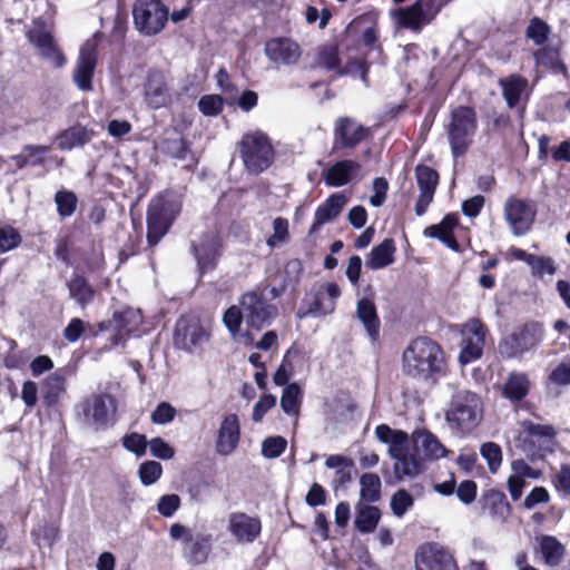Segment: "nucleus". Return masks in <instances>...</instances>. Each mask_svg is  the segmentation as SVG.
I'll use <instances>...</instances> for the list:
<instances>
[{
  "mask_svg": "<svg viewBox=\"0 0 570 570\" xmlns=\"http://www.w3.org/2000/svg\"><path fill=\"white\" fill-rule=\"evenodd\" d=\"M479 503L483 511H487L493 519L501 522L507 521L512 513V507L505 493L498 489L484 490Z\"/></svg>",
  "mask_w": 570,
  "mask_h": 570,
  "instance_id": "nucleus-29",
  "label": "nucleus"
},
{
  "mask_svg": "<svg viewBox=\"0 0 570 570\" xmlns=\"http://www.w3.org/2000/svg\"><path fill=\"white\" fill-rule=\"evenodd\" d=\"M459 225V217L454 213L446 214L439 224L424 228L423 235L429 238L442 240L446 235L454 232Z\"/></svg>",
  "mask_w": 570,
  "mask_h": 570,
  "instance_id": "nucleus-48",
  "label": "nucleus"
},
{
  "mask_svg": "<svg viewBox=\"0 0 570 570\" xmlns=\"http://www.w3.org/2000/svg\"><path fill=\"white\" fill-rule=\"evenodd\" d=\"M262 529V520L257 515L237 511L228 517L227 530L238 543H253L261 537Z\"/></svg>",
  "mask_w": 570,
  "mask_h": 570,
  "instance_id": "nucleus-23",
  "label": "nucleus"
},
{
  "mask_svg": "<svg viewBox=\"0 0 570 570\" xmlns=\"http://www.w3.org/2000/svg\"><path fill=\"white\" fill-rule=\"evenodd\" d=\"M183 210L181 196L174 190L157 193L148 203L146 210V248L150 256L161 239L170 232Z\"/></svg>",
  "mask_w": 570,
  "mask_h": 570,
  "instance_id": "nucleus-3",
  "label": "nucleus"
},
{
  "mask_svg": "<svg viewBox=\"0 0 570 570\" xmlns=\"http://www.w3.org/2000/svg\"><path fill=\"white\" fill-rule=\"evenodd\" d=\"M381 515V510L377 507L360 504L356 509L354 525L361 533H372L377 528Z\"/></svg>",
  "mask_w": 570,
  "mask_h": 570,
  "instance_id": "nucleus-42",
  "label": "nucleus"
},
{
  "mask_svg": "<svg viewBox=\"0 0 570 570\" xmlns=\"http://www.w3.org/2000/svg\"><path fill=\"white\" fill-rule=\"evenodd\" d=\"M148 443L146 435L138 432L127 433L121 439L122 446L138 458L146 454Z\"/></svg>",
  "mask_w": 570,
  "mask_h": 570,
  "instance_id": "nucleus-56",
  "label": "nucleus"
},
{
  "mask_svg": "<svg viewBox=\"0 0 570 570\" xmlns=\"http://www.w3.org/2000/svg\"><path fill=\"white\" fill-rule=\"evenodd\" d=\"M498 85L501 88L502 97L509 109L519 108L522 95L527 91L529 81L520 73H510L500 78Z\"/></svg>",
  "mask_w": 570,
  "mask_h": 570,
  "instance_id": "nucleus-30",
  "label": "nucleus"
},
{
  "mask_svg": "<svg viewBox=\"0 0 570 570\" xmlns=\"http://www.w3.org/2000/svg\"><path fill=\"white\" fill-rule=\"evenodd\" d=\"M150 454L160 460H170L175 456L174 448L163 438H153L149 443Z\"/></svg>",
  "mask_w": 570,
  "mask_h": 570,
  "instance_id": "nucleus-63",
  "label": "nucleus"
},
{
  "mask_svg": "<svg viewBox=\"0 0 570 570\" xmlns=\"http://www.w3.org/2000/svg\"><path fill=\"white\" fill-rule=\"evenodd\" d=\"M75 371L69 366L57 368L41 381V400L46 407H55L67 391V379Z\"/></svg>",
  "mask_w": 570,
  "mask_h": 570,
  "instance_id": "nucleus-24",
  "label": "nucleus"
},
{
  "mask_svg": "<svg viewBox=\"0 0 570 570\" xmlns=\"http://www.w3.org/2000/svg\"><path fill=\"white\" fill-rule=\"evenodd\" d=\"M180 498L178 494L161 495L157 503V510L164 518H171L180 507Z\"/></svg>",
  "mask_w": 570,
  "mask_h": 570,
  "instance_id": "nucleus-64",
  "label": "nucleus"
},
{
  "mask_svg": "<svg viewBox=\"0 0 570 570\" xmlns=\"http://www.w3.org/2000/svg\"><path fill=\"white\" fill-rule=\"evenodd\" d=\"M371 136V129L348 116L338 117L334 122L332 154L354 149Z\"/></svg>",
  "mask_w": 570,
  "mask_h": 570,
  "instance_id": "nucleus-13",
  "label": "nucleus"
},
{
  "mask_svg": "<svg viewBox=\"0 0 570 570\" xmlns=\"http://www.w3.org/2000/svg\"><path fill=\"white\" fill-rule=\"evenodd\" d=\"M134 23L146 36H154L163 30L168 20V8L164 2H134Z\"/></svg>",
  "mask_w": 570,
  "mask_h": 570,
  "instance_id": "nucleus-15",
  "label": "nucleus"
},
{
  "mask_svg": "<svg viewBox=\"0 0 570 570\" xmlns=\"http://www.w3.org/2000/svg\"><path fill=\"white\" fill-rule=\"evenodd\" d=\"M298 43L286 37L272 38L265 43V55L277 65L291 66L301 57Z\"/></svg>",
  "mask_w": 570,
  "mask_h": 570,
  "instance_id": "nucleus-26",
  "label": "nucleus"
},
{
  "mask_svg": "<svg viewBox=\"0 0 570 570\" xmlns=\"http://www.w3.org/2000/svg\"><path fill=\"white\" fill-rule=\"evenodd\" d=\"M547 384L554 386L570 385V362L559 363L548 375Z\"/></svg>",
  "mask_w": 570,
  "mask_h": 570,
  "instance_id": "nucleus-62",
  "label": "nucleus"
},
{
  "mask_svg": "<svg viewBox=\"0 0 570 570\" xmlns=\"http://www.w3.org/2000/svg\"><path fill=\"white\" fill-rule=\"evenodd\" d=\"M480 453L488 463V468L495 473L502 464V449L498 443L485 442L480 448Z\"/></svg>",
  "mask_w": 570,
  "mask_h": 570,
  "instance_id": "nucleus-58",
  "label": "nucleus"
},
{
  "mask_svg": "<svg viewBox=\"0 0 570 570\" xmlns=\"http://www.w3.org/2000/svg\"><path fill=\"white\" fill-rule=\"evenodd\" d=\"M287 441L283 436H269L263 441L262 454L267 459L281 456L286 450Z\"/></svg>",
  "mask_w": 570,
  "mask_h": 570,
  "instance_id": "nucleus-61",
  "label": "nucleus"
},
{
  "mask_svg": "<svg viewBox=\"0 0 570 570\" xmlns=\"http://www.w3.org/2000/svg\"><path fill=\"white\" fill-rule=\"evenodd\" d=\"M237 150L248 174L259 175L275 161V149L269 136L259 129L243 134Z\"/></svg>",
  "mask_w": 570,
  "mask_h": 570,
  "instance_id": "nucleus-4",
  "label": "nucleus"
},
{
  "mask_svg": "<svg viewBox=\"0 0 570 570\" xmlns=\"http://www.w3.org/2000/svg\"><path fill=\"white\" fill-rule=\"evenodd\" d=\"M414 175L419 188L414 212L416 216H423L434 200L440 184V175L436 169L425 164H417L414 168Z\"/></svg>",
  "mask_w": 570,
  "mask_h": 570,
  "instance_id": "nucleus-20",
  "label": "nucleus"
},
{
  "mask_svg": "<svg viewBox=\"0 0 570 570\" xmlns=\"http://www.w3.org/2000/svg\"><path fill=\"white\" fill-rule=\"evenodd\" d=\"M394 459L396 460L394 474L399 481L405 476H415L424 469L422 460L416 454L407 453Z\"/></svg>",
  "mask_w": 570,
  "mask_h": 570,
  "instance_id": "nucleus-45",
  "label": "nucleus"
},
{
  "mask_svg": "<svg viewBox=\"0 0 570 570\" xmlns=\"http://www.w3.org/2000/svg\"><path fill=\"white\" fill-rule=\"evenodd\" d=\"M49 151L48 146L42 145H24L18 155H13L11 159L17 168L22 169L28 166H42L46 161V154Z\"/></svg>",
  "mask_w": 570,
  "mask_h": 570,
  "instance_id": "nucleus-40",
  "label": "nucleus"
},
{
  "mask_svg": "<svg viewBox=\"0 0 570 570\" xmlns=\"http://www.w3.org/2000/svg\"><path fill=\"white\" fill-rule=\"evenodd\" d=\"M550 481L554 490L562 498H570V464L562 463L560 469L552 473Z\"/></svg>",
  "mask_w": 570,
  "mask_h": 570,
  "instance_id": "nucleus-54",
  "label": "nucleus"
},
{
  "mask_svg": "<svg viewBox=\"0 0 570 570\" xmlns=\"http://www.w3.org/2000/svg\"><path fill=\"white\" fill-rule=\"evenodd\" d=\"M361 499L374 503L381 499V479L376 473L366 472L360 478Z\"/></svg>",
  "mask_w": 570,
  "mask_h": 570,
  "instance_id": "nucleus-46",
  "label": "nucleus"
},
{
  "mask_svg": "<svg viewBox=\"0 0 570 570\" xmlns=\"http://www.w3.org/2000/svg\"><path fill=\"white\" fill-rule=\"evenodd\" d=\"M273 234L266 239V244L271 248L286 243L289 239V223L285 217H276L273 220Z\"/></svg>",
  "mask_w": 570,
  "mask_h": 570,
  "instance_id": "nucleus-55",
  "label": "nucleus"
},
{
  "mask_svg": "<svg viewBox=\"0 0 570 570\" xmlns=\"http://www.w3.org/2000/svg\"><path fill=\"white\" fill-rule=\"evenodd\" d=\"M212 333L206 328L198 316L191 314L180 315L173 332V344L177 350L193 354L208 343Z\"/></svg>",
  "mask_w": 570,
  "mask_h": 570,
  "instance_id": "nucleus-8",
  "label": "nucleus"
},
{
  "mask_svg": "<svg viewBox=\"0 0 570 570\" xmlns=\"http://www.w3.org/2000/svg\"><path fill=\"white\" fill-rule=\"evenodd\" d=\"M239 304L244 311L247 327L254 331H261L272 324L277 315V307L258 291L244 293L239 297Z\"/></svg>",
  "mask_w": 570,
  "mask_h": 570,
  "instance_id": "nucleus-11",
  "label": "nucleus"
},
{
  "mask_svg": "<svg viewBox=\"0 0 570 570\" xmlns=\"http://www.w3.org/2000/svg\"><path fill=\"white\" fill-rule=\"evenodd\" d=\"M335 309V303L328 302L324 304V291H317L314 293L308 308L305 312L299 311L297 316L304 318L307 315L321 316L331 314Z\"/></svg>",
  "mask_w": 570,
  "mask_h": 570,
  "instance_id": "nucleus-52",
  "label": "nucleus"
},
{
  "mask_svg": "<svg viewBox=\"0 0 570 570\" xmlns=\"http://www.w3.org/2000/svg\"><path fill=\"white\" fill-rule=\"evenodd\" d=\"M243 321H245V314L240 304L229 306L223 314V323L230 335L245 344H250L254 337L249 331L242 332Z\"/></svg>",
  "mask_w": 570,
  "mask_h": 570,
  "instance_id": "nucleus-35",
  "label": "nucleus"
},
{
  "mask_svg": "<svg viewBox=\"0 0 570 570\" xmlns=\"http://www.w3.org/2000/svg\"><path fill=\"white\" fill-rule=\"evenodd\" d=\"M97 36L87 40L80 48L79 56L73 69L72 79L81 91L92 90V79L98 62Z\"/></svg>",
  "mask_w": 570,
  "mask_h": 570,
  "instance_id": "nucleus-19",
  "label": "nucleus"
},
{
  "mask_svg": "<svg viewBox=\"0 0 570 570\" xmlns=\"http://www.w3.org/2000/svg\"><path fill=\"white\" fill-rule=\"evenodd\" d=\"M356 314L371 340L377 341L380 336L381 322L375 304L366 297L361 298L357 302Z\"/></svg>",
  "mask_w": 570,
  "mask_h": 570,
  "instance_id": "nucleus-34",
  "label": "nucleus"
},
{
  "mask_svg": "<svg viewBox=\"0 0 570 570\" xmlns=\"http://www.w3.org/2000/svg\"><path fill=\"white\" fill-rule=\"evenodd\" d=\"M171 540L181 541V553L190 566H200L207 562L213 550V534L194 533L193 530L181 523H173L169 528Z\"/></svg>",
  "mask_w": 570,
  "mask_h": 570,
  "instance_id": "nucleus-7",
  "label": "nucleus"
},
{
  "mask_svg": "<svg viewBox=\"0 0 570 570\" xmlns=\"http://www.w3.org/2000/svg\"><path fill=\"white\" fill-rule=\"evenodd\" d=\"M347 197L343 193L330 195L320 204L314 213V220L309 234L317 232L323 225L337 218L347 204Z\"/></svg>",
  "mask_w": 570,
  "mask_h": 570,
  "instance_id": "nucleus-28",
  "label": "nucleus"
},
{
  "mask_svg": "<svg viewBox=\"0 0 570 570\" xmlns=\"http://www.w3.org/2000/svg\"><path fill=\"white\" fill-rule=\"evenodd\" d=\"M77 417L95 430H107L117 422V402L109 393H92L76 406Z\"/></svg>",
  "mask_w": 570,
  "mask_h": 570,
  "instance_id": "nucleus-6",
  "label": "nucleus"
},
{
  "mask_svg": "<svg viewBox=\"0 0 570 570\" xmlns=\"http://www.w3.org/2000/svg\"><path fill=\"white\" fill-rule=\"evenodd\" d=\"M138 475L144 485H151L161 478L163 466L154 460L145 461L139 465Z\"/></svg>",
  "mask_w": 570,
  "mask_h": 570,
  "instance_id": "nucleus-57",
  "label": "nucleus"
},
{
  "mask_svg": "<svg viewBox=\"0 0 570 570\" xmlns=\"http://www.w3.org/2000/svg\"><path fill=\"white\" fill-rule=\"evenodd\" d=\"M535 65L550 70L552 73L568 76V68L561 60L560 50L552 46H541L533 52Z\"/></svg>",
  "mask_w": 570,
  "mask_h": 570,
  "instance_id": "nucleus-33",
  "label": "nucleus"
},
{
  "mask_svg": "<svg viewBox=\"0 0 570 570\" xmlns=\"http://www.w3.org/2000/svg\"><path fill=\"white\" fill-rule=\"evenodd\" d=\"M166 154L177 160H189L190 165L195 164L190 142L185 138L166 140Z\"/></svg>",
  "mask_w": 570,
  "mask_h": 570,
  "instance_id": "nucleus-49",
  "label": "nucleus"
},
{
  "mask_svg": "<svg viewBox=\"0 0 570 570\" xmlns=\"http://www.w3.org/2000/svg\"><path fill=\"white\" fill-rule=\"evenodd\" d=\"M414 566L415 570H459L450 549L434 541L424 542L417 547Z\"/></svg>",
  "mask_w": 570,
  "mask_h": 570,
  "instance_id": "nucleus-14",
  "label": "nucleus"
},
{
  "mask_svg": "<svg viewBox=\"0 0 570 570\" xmlns=\"http://www.w3.org/2000/svg\"><path fill=\"white\" fill-rule=\"evenodd\" d=\"M539 551L546 566L558 567L566 556V547L553 535L544 534L539 539Z\"/></svg>",
  "mask_w": 570,
  "mask_h": 570,
  "instance_id": "nucleus-36",
  "label": "nucleus"
},
{
  "mask_svg": "<svg viewBox=\"0 0 570 570\" xmlns=\"http://www.w3.org/2000/svg\"><path fill=\"white\" fill-rule=\"evenodd\" d=\"M67 287L69 296L81 307H86L95 299L96 289L83 275H72L67 283Z\"/></svg>",
  "mask_w": 570,
  "mask_h": 570,
  "instance_id": "nucleus-38",
  "label": "nucleus"
},
{
  "mask_svg": "<svg viewBox=\"0 0 570 570\" xmlns=\"http://www.w3.org/2000/svg\"><path fill=\"white\" fill-rule=\"evenodd\" d=\"M543 333L541 323L528 322L500 342V353L508 358L520 356L538 346L543 338Z\"/></svg>",
  "mask_w": 570,
  "mask_h": 570,
  "instance_id": "nucleus-10",
  "label": "nucleus"
},
{
  "mask_svg": "<svg viewBox=\"0 0 570 570\" xmlns=\"http://www.w3.org/2000/svg\"><path fill=\"white\" fill-rule=\"evenodd\" d=\"M145 101L153 109H159L170 102L166 77L161 70L148 71L145 82Z\"/></svg>",
  "mask_w": 570,
  "mask_h": 570,
  "instance_id": "nucleus-27",
  "label": "nucleus"
},
{
  "mask_svg": "<svg viewBox=\"0 0 570 570\" xmlns=\"http://www.w3.org/2000/svg\"><path fill=\"white\" fill-rule=\"evenodd\" d=\"M223 239L219 234H204L199 244L191 243L194 254L202 274L216 268L223 255Z\"/></svg>",
  "mask_w": 570,
  "mask_h": 570,
  "instance_id": "nucleus-22",
  "label": "nucleus"
},
{
  "mask_svg": "<svg viewBox=\"0 0 570 570\" xmlns=\"http://www.w3.org/2000/svg\"><path fill=\"white\" fill-rule=\"evenodd\" d=\"M413 504L414 499L405 489H399L391 498V510L399 518L403 517Z\"/></svg>",
  "mask_w": 570,
  "mask_h": 570,
  "instance_id": "nucleus-60",
  "label": "nucleus"
},
{
  "mask_svg": "<svg viewBox=\"0 0 570 570\" xmlns=\"http://www.w3.org/2000/svg\"><path fill=\"white\" fill-rule=\"evenodd\" d=\"M91 139L90 131L77 124L62 130L57 137V145L60 150H71L75 147H81Z\"/></svg>",
  "mask_w": 570,
  "mask_h": 570,
  "instance_id": "nucleus-39",
  "label": "nucleus"
},
{
  "mask_svg": "<svg viewBox=\"0 0 570 570\" xmlns=\"http://www.w3.org/2000/svg\"><path fill=\"white\" fill-rule=\"evenodd\" d=\"M550 33V26L538 17H533L525 29V37L532 40L537 46H544Z\"/></svg>",
  "mask_w": 570,
  "mask_h": 570,
  "instance_id": "nucleus-50",
  "label": "nucleus"
},
{
  "mask_svg": "<svg viewBox=\"0 0 570 570\" xmlns=\"http://www.w3.org/2000/svg\"><path fill=\"white\" fill-rule=\"evenodd\" d=\"M115 328L121 336H129L138 331L142 323V315L139 309L126 308L114 314Z\"/></svg>",
  "mask_w": 570,
  "mask_h": 570,
  "instance_id": "nucleus-41",
  "label": "nucleus"
},
{
  "mask_svg": "<svg viewBox=\"0 0 570 570\" xmlns=\"http://www.w3.org/2000/svg\"><path fill=\"white\" fill-rule=\"evenodd\" d=\"M240 441V424L237 414L224 416L217 431L215 443L216 452L222 456L232 454Z\"/></svg>",
  "mask_w": 570,
  "mask_h": 570,
  "instance_id": "nucleus-25",
  "label": "nucleus"
},
{
  "mask_svg": "<svg viewBox=\"0 0 570 570\" xmlns=\"http://www.w3.org/2000/svg\"><path fill=\"white\" fill-rule=\"evenodd\" d=\"M22 236L20 232L9 225L0 226V254H4L20 246Z\"/></svg>",
  "mask_w": 570,
  "mask_h": 570,
  "instance_id": "nucleus-53",
  "label": "nucleus"
},
{
  "mask_svg": "<svg viewBox=\"0 0 570 570\" xmlns=\"http://www.w3.org/2000/svg\"><path fill=\"white\" fill-rule=\"evenodd\" d=\"M315 63L316 66L326 69L327 71H334L337 75L342 65L338 46L336 43L320 46L317 48Z\"/></svg>",
  "mask_w": 570,
  "mask_h": 570,
  "instance_id": "nucleus-43",
  "label": "nucleus"
},
{
  "mask_svg": "<svg viewBox=\"0 0 570 570\" xmlns=\"http://www.w3.org/2000/svg\"><path fill=\"white\" fill-rule=\"evenodd\" d=\"M487 334L488 328L480 318H470L462 325V350L459 356L462 364L474 362L482 356Z\"/></svg>",
  "mask_w": 570,
  "mask_h": 570,
  "instance_id": "nucleus-18",
  "label": "nucleus"
},
{
  "mask_svg": "<svg viewBox=\"0 0 570 570\" xmlns=\"http://www.w3.org/2000/svg\"><path fill=\"white\" fill-rule=\"evenodd\" d=\"M441 6L434 7V2H412L405 8L392 11V17L400 28L412 31H421L439 13Z\"/></svg>",
  "mask_w": 570,
  "mask_h": 570,
  "instance_id": "nucleus-17",
  "label": "nucleus"
},
{
  "mask_svg": "<svg viewBox=\"0 0 570 570\" xmlns=\"http://www.w3.org/2000/svg\"><path fill=\"white\" fill-rule=\"evenodd\" d=\"M53 200L57 207V214L61 219L71 217L78 208V197L72 190H58L53 196Z\"/></svg>",
  "mask_w": 570,
  "mask_h": 570,
  "instance_id": "nucleus-47",
  "label": "nucleus"
},
{
  "mask_svg": "<svg viewBox=\"0 0 570 570\" xmlns=\"http://www.w3.org/2000/svg\"><path fill=\"white\" fill-rule=\"evenodd\" d=\"M28 40L39 50L40 55L52 62L56 68H62L66 56L57 45L52 33L46 29V23L39 19L35 27L27 32Z\"/></svg>",
  "mask_w": 570,
  "mask_h": 570,
  "instance_id": "nucleus-21",
  "label": "nucleus"
},
{
  "mask_svg": "<svg viewBox=\"0 0 570 570\" xmlns=\"http://www.w3.org/2000/svg\"><path fill=\"white\" fill-rule=\"evenodd\" d=\"M525 446L532 451V455L544 459L554 452L557 444V431L551 424H539L530 420L522 422Z\"/></svg>",
  "mask_w": 570,
  "mask_h": 570,
  "instance_id": "nucleus-16",
  "label": "nucleus"
},
{
  "mask_svg": "<svg viewBox=\"0 0 570 570\" xmlns=\"http://www.w3.org/2000/svg\"><path fill=\"white\" fill-rule=\"evenodd\" d=\"M482 412V402L478 394L470 391H460L452 397L446 420L459 430L473 429Z\"/></svg>",
  "mask_w": 570,
  "mask_h": 570,
  "instance_id": "nucleus-9",
  "label": "nucleus"
},
{
  "mask_svg": "<svg viewBox=\"0 0 570 570\" xmlns=\"http://www.w3.org/2000/svg\"><path fill=\"white\" fill-rule=\"evenodd\" d=\"M360 168L361 164L356 160H338L324 171L323 178L327 186L341 187L347 185Z\"/></svg>",
  "mask_w": 570,
  "mask_h": 570,
  "instance_id": "nucleus-31",
  "label": "nucleus"
},
{
  "mask_svg": "<svg viewBox=\"0 0 570 570\" xmlns=\"http://www.w3.org/2000/svg\"><path fill=\"white\" fill-rule=\"evenodd\" d=\"M396 252L395 243L392 238H385L379 245L374 246L366 259V266L371 269H381L394 262Z\"/></svg>",
  "mask_w": 570,
  "mask_h": 570,
  "instance_id": "nucleus-37",
  "label": "nucleus"
},
{
  "mask_svg": "<svg viewBox=\"0 0 570 570\" xmlns=\"http://www.w3.org/2000/svg\"><path fill=\"white\" fill-rule=\"evenodd\" d=\"M224 108V98L219 95H204L198 100L199 111L207 117L218 116Z\"/></svg>",
  "mask_w": 570,
  "mask_h": 570,
  "instance_id": "nucleus-59",
  "label": "nucleus"
},
{
  "mask_svg": "<svg viewBox=\"0 0 570 570\" xmlns=\"http://www.w3.org/2000/svg\"><path fill=\"white\" fill-rule=\"evenodd\" d=\"M531 390V381L524 372H511L502 386V395L511 402L525 399Z\"/></svg>",
  "mask_w": 570,
  "mask_h": 570,
  "instance_id": "nucleus-32",
  "label": "nucleus"
},
{
  "mask_svg": "<svg viewBox=\"0 0 570 570\" xmlns=\"http://www.w3.org/2000/svg\"><path fill=\"white\" fill-rule=\"evenodd\" d=\"M377 19L379 12L371 10L355 17L348 23L347 36L355 38L357 45L364 47L366 51L357 58L348 59L344 66L341 65L337 77H358L366 87H370L371 62L367 60V55L372 51H376L379 56L384 53L379 37Z\"/></svg>",
  "mask_w": 570,
  "mask_h": 570,
  "instance_id": "nucleus-2",
  "label": "nucleus"
},
{
  "mask_svg": "<svg viewBox=\"0 0 570 570\" xmlns=\"http://www.w3.org/2000/svg\"><path fill=\"white\" fill-rule=\"evenodd\" d=\"M476 130L478 116L473 107L458 106L451 110L445 132L454 158L468 153Z\"/></svg>",
  "mask_w": 570,
  "mask_h": 570,
  "instance_id": "nucleus-5",
  "label": "nucleus"
},
{
  "mask_svg": "<svg viewBox=\"0 0 570 570\" xmlns=\"http://www.w3.org/2000/svg\"><path fill=\"white\" fill-rule=\"evenodd\" d=\"M537 212L534 200L515 195L508 197L503 207L504 218L515 236H523L531 230Z\"/></svg>",
  "mask_w": 570,
  "mask_h": 570,
  "instance_id": "nucleus-12",
  "label": "nucleus"
},
{
  "mask_svg": "<svg viewBox=\"0 0 570 570\" xmlns=\"http://www.w3.org/2000/svg\"><path fill=\"white\" fill-rule=\"evenodd\" d=\"M303 390L296 383L287 384L281 396V407L287 415L298 416L302 405Z\"/></svg>",
  "mask_w": 570,
  "mask_h": 570,
  "instance_id": "nucleus-44",
  "label": "nucleus"
},
{
  "mask_svg": "<svg viewBox=\"0 0 570 570\" xmlns=\"http://www.w3.org/2000/svg\"><path fill=\"white\" fill-rule=\"evenodd\" d=\"M402 370L413 380L436 382L448 372L445 353L436 341L417 336L403 351Z\"/></svg>",
  "mask_w": 570,
  "mask_h": 570,
  "instance_id": "nucleus-1",
  "label": "nucleus"
},
{
  "mask_svg": "<svg viewBox=\"0 0 570 570\" xmlns=\"http://www.w3.org/2000/svg\"><path fill=\"white\" fill-rule=\"evenodd\" d=\"M421 445L424 453V456L429 460H438L446 454L445 446L440 442V440L430 431H424L421 433Z\"/></svg>",
  "mask_w": 570,
  "mask_h": 570,
  "instance_id": "nucleus-51",
  "label": "nucleus"
}]
</instances>
